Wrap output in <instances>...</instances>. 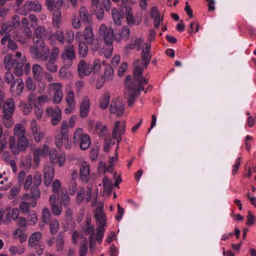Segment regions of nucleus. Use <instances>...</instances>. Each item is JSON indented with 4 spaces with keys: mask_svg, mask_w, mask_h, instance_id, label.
<instances>
[{
    "mask_svg": "<svg viewBox=\"0 0 256 256\" xmlns=\"http://www.w3.org/2000/svg\"><path fill=\"white\" fill-rule=\"evenodd\" d=\"M98 148L96 146L93 147L90 151V158L92 160L94 161L96 160L98 156Z\"/></svg>",
    "mask_w": 256,
    "mask_h": 256,
    "instance_id": "61",
    "label": "nucleus"
},
{
    "mask_svg": "<svg viewBox=\"0 0 256 256\" xmlns=\"http://www.w3.org/2000/svg\"><path fill=\"white\" fill-rule=\"evenodd\" d=\"M88 251V240L84 238L80 246L79 255L80 256H86Z\"/></svg>",
    "mask_w": 256,
    "mask_h": 256,
    "instance_id": "45",
    "label": "nucleus"
},
{
    "mask_svg": "<svg viewBox=\"0 0 256 256\" xmlns=\"http://www.w3.org/2000/svg\"><path fill=\"white\" fill-rule=\"evenodd\" d=\"M17 60H14L12 58V54H6L4 60V64L5 68L8 70H10L15 66Z\"/></svg>",
    "mask_w": 256,
    "mask_h": 256,
    "instance_id": "28",
    "label": "nucleus"
},
{
    "mask_svg": "<svg viewBox=\"0 0 256 256\" xmlns=\"http://www.w3.org/2000/svg\"><path fill=\"white\" fill-rule=\"evenodd\" d=\"M14 132L15 136L18 137L25 136L26 129L22 124H17L14 126Z\"/></svg>",
    "mask_w": 256,
    "mask_h": 256,
    "instance_id": "39",
    "label": "nucleus"
},
{
    "mask_svg": "<svg viewBox=\"0 0 256 256\" xmlns=\"http://www.w3.org/2000/svg\"><path fill=\"white\" fill-rule=\"evenodd\" d=\"M110 102V94H105L100 101V108L106 109L108 106Z\"/></svg>",
    "mask_w": 256,
    "mask_h": 256,
    "instance_id": "47",
    "label": "nucleus"
},
{
    "mask_svg": "<svg viewBox=\"0 0 256 256\" xmlns=\"http://www.w3.org/2000/svg\"><path fill=\"white\" fill-rule=\"evenodd\" d=\"M92 72L94 73H97L101 69V62L99 60H96L94 62L93 66H92Z\"/></svg>",
    "mask_w": 256,
    "mask_h": 256,
    "instance_id": "64",
    "label": "nucleus"
},
{
    "mask_svg": "<svg viewBox=\"0 0 256 256\" xmlns=\"http://www.w3.org/2000/svg\"><path fill=\"white\" fill-rule=\"evenodd\" d=\"M56 60L50 58L46 63L45 66L46 68L51 72H56L58 70V66L56 64Z\"/></svg>",
    "mask_w": 256,
    "mask_h": 256,
    "instance_id": "37",
    "label": "nucleus"
},
{
    "mask_svg": "<svg viewBox=\"0 0 256 256\" xmlns=\"http://www.w3.org/2000/svg\"><path fill=\"white\" fill-rule=\"evenodd\" d=\"M34 44L36 46H31L30 48L32 58L42 62L47 60L50 56V50L44 45L43 40H35L34 38Z\"/></svg>",
    "mask_w": 256,
    "mask_h": 256,
    "instance_id": "2",
    "label": "nucleus"
},
{
    "mask_svg": "<svg viewBox=\"0 0 256 256\" xmlns=\"http://www.w3.org/2000/svg\"><path fill=\"white\" fill-rule=\"evenodd\" d=\"M59 228V223L57 220H52L50 224V232L52 234H56Z\"/></svg>",
    "mask_w": 256,
    "mask_h": 256,
    "instance_id": "49",
    "label": "nucleus"
},
{
    "mask_svg": "<svg viewBox=\"0 0 256 256\" xmlns=\"http://www.w3.org/2000/svg\"><path fill=\"white\" fill-rule=\"evenodd\" d=\"M61 200L64 206H68L69 205L70 196L66 190L65 192H62Z\"/></svg>",
    "mask_w": 256,
    "mask_h": 256,
    "instance_id": "56",
    "label": "nucleus"
},
{
    "mask_svg": "<svg viewBox=\"0 0 256 256\" xmlns=\"http://www.w3.org/2000/svg\"><path fill=\"white\" fill-rule=\"evenodd\" d=\"M102 184L104 191L108 192H110L113 186L112 180H109L106 176H104L102 179Z\"/></svg>",
    "mask_w": 256,
    "mask_h": 256,
    "instance_id": "42",
    "label": "nucleus"
},
{
    "mask_svg": "<svg viewBox=\"0 0 256 256\" xmlns=\"http://www.w3.org/2000/svg\"><path fill=\"white\" fill-rule=\"evenodd\" d=\"M26 88L30 92H34L36 88V85L33 82L32 78L28 77L26 80Z\"/></svg>",
    "mask_w": 256,
    "mask_h": 256,
    "instance_id": "50",
    "label": "nucleus"
},
{
    "mask_svg": "<svg viewBox=\"0 0 256 256\" xmlns=\"http://www.w3.org/2000/svg\"><path fill=\"white\" fill-rule=\"evenodd\" d=\"M42 238V234L40 232H35L32 234L28 240V246L30 248L36 246L39 240Z\"/></svg>",
    "mask_w": 256,
    "mask_h": 256,
    "instance_id": "26",
    "label": "nucleus"
},
{
    "mask_svg": "<svg viewBox=\"0 0 256 256\" xmlns=\"http://www.w3.org/2000/svg\"><path fill=\"white\" fill-rule=\"evenodd\" d=\"M26 62V58L25 56H23L20 60V62L17 60V61L15 64L14 73L18 76H21L23 74V68L24 64Z\"/></svg>",
    "mask_w": 256,
    "mask_h": 256,
    "instance_id": "25",
    "label": "nucleus"
},
{
    "mask_svg": "<svg viewBox=\"0 0 256 256\" xmlns=\"http://www.w3.org/2000/svg\"><path fill=\"white\" fill-rule=\"evenodd\" d=\"M62 20V14L60 10H56L54 12L52 24L54 27H59Z\"/></svg>",
    "mask_w": 256,
    "mask_h": 256,
    "instance_id": "34",
    "label": "nucleus"
},
{
    "mask_svg": "<svg viewBox=\"0 0 256 256\" xmlns=\"http://www.w3.org/2000/svg\"><path fill=\"white\" fill-rule=\"evenodd\" d=\"M15 104L12 98L6 99L2 106V116L4 118H12L14 112Z\"/></svg>",
    "mask_w": 256,
    "mask_h": 256,
    "instance_id": "11",
    "label": "nucleus"
},
{
    "mask_svg": "<svg viewBox=\"0 0 256 256\" xmlns=\"http://www.w3.org/2000/svg\"><path fill=\"white\" fill-rule=\"evenodd\" d=\"M151 15L154 20V26L156 28H158L160 21L162 20V18H161L160 14L156 7L152 8Z\"/></svg>",
    "mask_w": 256,
    "mask_h": 256,
    "instance_id": "29",
    "label": "nucleus"
},
{
    "mask_svg": "<svg viewBox=\"0 0 256 256\" xmlns=\"http://www.w3.org/2000/svg\"><path fill=\"white\" fill-rule=\"evenodd\" d=\"M24 88V83L21 78L16 79L11 84L10 91L14 96H19L21 95Z\"/></svg>",
    "mask_w": 256,
    "mask_h": 256,
    "instance_id": "13",
    "label": "nucleus"
},
{
    "mask_svg": "<svg viewBox=\"0 0 256 256\" xmlns=\"http://www.w3.org/2000/svg\"><path fill=\"white\" fill-rule=\"evenodd\" d=\"M90 165L86 161H82L80 164V177L82 182H86L89 180Z\"/></svg>",
    "mask_w": 256,
    "mask_h": 256,
    "instance_id": "15",
    "label": "nucleus"
},
{
    "mask_svg": "<svg viewBox=\"0 0 256 256\" xmlns=\"http://www.w3.org/2000/svg\"><path fill=\"white\" fill-rule=\"evenodd\" d=\"M25 248L22 245L11 246L9 248V252L12 255H21L24 252Z\"/></svg>",
    "mask_w": 256,
    "mask_h": 256,
    "instance_id": "33",
    "label": "nucleus"
},
{
    "mask_svg": "<svg viewBox=\"0 0 256 256\" xmlns=\"http://www.w3.org/2000/svg\"><path fill=\"white\" fill-rule=\"evenodd\" d=\"M144 39L138 36L133 37L130 44L128 46V48L130 50L136 49L138 51L140 50L144 44Z\"/></svg>",
    "mask_w": 256,
    "mask_h": 256,
    "instance_id": "23",
    "label": "nucleus"
},
{
    "mask_svg": "<svg viewBox=\"0 0 256 256\" xmlns=\"http://www.w3.org/2000/svg\"><path fill=\"white\" fill-rule=\"evenodd\" d=\"M12 28L13 26L10 22H6L2 26L0 34H4L5 33H8L12 30Z\"/></svg>",
    "mask_w": 256,
    "mask_h": 256,
    "instance_id": "53",
    "label": "nucleus"
},
{
    "mask_svg": "<svg viewBox=\"0 0 256 256\" xmlns=\"http://www.w3.org/2000/svg\"><path fill=\"white\" fill-rule=\"evenodd\" d=\"M56 247L58 252H61L63 250L64 247V238L62 232H60L56 238Z\"/></svg>",
    "mask_w": 256,
    "mask_h": 256,
    "instance_id": "32",
    "label": "nucleus"
},
{
    "mask_svg": "<svg viewBox=\"0 0 256 256\" xmlns=\"http://www.w3.org/2000/svg\"><path fill=\"white\" fill-rule=\"evenodd\" d=\"M61 189V183L58 180H55L52 184V192L55 193H58Z\"/></svg>",
    "mask_w": 256,
    "mask_h": 256,
    "instance_id": "59",
    "label": "nucleus"
},
{
    "mask_svg": "<svg viewBox=\"0 0 256 256\" xmlns=\"http://www.w3.org/2000/svg\"><path fill=\"white\" fill-rule=\"evenodd\" d=\"M39 186H32L30 189V196L32 202L30 205L32 207H34L36 205V201L40 196V191L39 189Z\"/></svg>",
    "mask_w": 256,
    "mask_h": 256,
    "instance_id": "24",
    "label": "nucleus"
},
{
    "mask_svg": "<svg viewBox=\"0 0 256 256\" xmlns=\"http://www.w3.org/2000/svg\"><path fill=\"white\" fill-rule=\"evenodd\" d=\"M126 124L124 121H116L114 125L112 132V138L116 140L118 144L122 140V136L126 132Z\"/></svg>",
    "mask_w": 256,
    "mask_h": 256,
    "instance_id": "6",
    "label": "nucleus"
},
{
    "mask_svg": "<svg viewBox=\"0 0 256 256\" xmlns=\"http://www.w3.org/2000/svg\"><path fill=\"white\" fill-rule=\"evenodd\" d=\"M46 4L48 10L52 12L60 10L61 8L56 0H46Z\"/></svg>",
    "mask_w": 256,
    "mask_h": 256,
    "instance_id": "35",
    "label": "nucleus"
},
{
    "mask_svg": "<svg viewBox=\"0 0 256 256\" xmlns=\"http://www.w3.org/2000/svg\"><path fill=\"white\" fill-rule=\"evenodd\" d=\"M42 10V6L38 2L26 1L24 6V12L25 14L32 11L40 12Z\"/></svg>",
    "mask_w": 256,
    "mask_h": 256,
    "instance_id": "19",
    "label": "nucleus"
},
{
    "mask_svg": "<svg viewBox=\"0 0 256 256\" xmlns=\"http://www.w3.org/2000/svg\"><path fill=\"white\" fill-rule=\"evenodd\" d=\"M84 37L86 43H89L94 39V34L92 28L90 26L86 27L84 30Z\"/></svg>",
    "mask_w": 256,
    "mask_h": 256,
    "instance_id": "31",
    "label": "nucleus"
},
{
    "mask_svg": "<svg viewBox=\"0 0 256 256\" xmlns=\"http://www.w3.org/2000/svg\"><path fill=\"white\" fill-rule=\"evenodd\" d=\"M88 47L84 42L78 44V53L82 57H84L88 54Z\"/></svg>",
    "mask_w": 256,
    "mask_h": 256,
    "instance_id": "48",
    "label": "nucleus"
},
{
    "mask_svg": "<svg viewBox=\"0 0 256 256\" xmlns=\"http://www.w3.org/2000/svg\"><path fill=\"white\" fill-rule=\"evenodd\" d=\"M32 73L34 78L40 82L43 80V68L40 64H35L32 66Z\"/></svg>",
    "mask_w": 256,
    "mask_h": 256,
    "instance_id": "22",
    "label": "nucleus"
},
{
    "mask_svg": "<svg viewBox=\"0 0 256 256\" xmlns=\"http://www.w3.org/2000/svg\"><path fill=\"white\" fill-rule=\"evenodd\" d=\"M78 189L77 184L74 178V174L72 175V180L70 182L69 192L70 195H74Z\"/></svg>",
    "mask_w": 256,
    "mask_h": 256,
    "instance_id": "55",
    "label": "nucleus"
},
{
    "mask_svg": "<svg viewBox=\"0 0 256 256\" xmlns=\"http://www.w3.org/2000/svg\"><path fill=\"white\" fill-rule=\"evenodd\" d=\"M34 152L40 156H45L48 154L50 150L48 146L44 144L39 148H36Z\"/></svg>",
    "mask_w": 256,
    "mask_h": 256,
    "instance_id": "38",
    "label": "nucleus"
},
{
    "mask_svg": "<svg viewBox=\"0 0 256 256\" xmlns=\"http://www.w3.org/2000/svg\"><path fill=\"white\" fill-rule=\"evenodd\" d=\"M44 182L46 186H50L54 175V170L52 166L46 165L43 168Z\"/></svg>",
    "mask_w": 256,
    "mask_h": 256,
    "instance_id": "17",
    "label": "nucleus"
},
{
    "mask_svg": "<svg viewBox=\"0 0 256 256\" xmlns=\"http://www.w3.org/2000/svg\"><path fill=\"white\" fill-rule=\"evenodd\" d=\"M73 142L76 145H79L80 148L84 150L90 148L91 140L88 134L83 132L82 128H78L74 134Z\"/></svg>",
    "mask_w": 256,
    "mask_h": 256,
    "instance_id": "4",
    "label": "nucleus"
},
{
    "mask_svg": "<svg viewBox=\"0 0 256 256\" xmlns=\"http://www.w3.org/2000/svg\"><path fill=\"white\" fill-rule=\"evenodd\" d=\"M67 106L64 110L66 114H70L74 110L76 106L75 101H66Z\"/></svg>",
    "mask_w": 256,
    "mask_h": 256,
    "instance_id": "57",
    "label": "nucleus"
},
{
    "mask_svg": "<svg viewBox=\"0 0 256 256\" xmlns=\"http://www.w3.org/2000/svg\"><path fill=\"white\" fill-rule=\"evenodd\" d=\"M4 78L6 83L9 84H12V82H14L16 80L14 79V76L10 70H7L5 73Z\"/></svg>",
    "mask_w": 256,
    "mask_h": 256,
    "instance_id": "54",
    "label": "nucleus"
},
{
    "mask_svg": "<svg viewBox=\"0 0 256 256\" xmlns=\"http://www.w3.org/2000/svg\"><path fill=\"white\" fill-rule=\"evenodd\" d=\"M52 210L53 214L55 216H59L62 212V206H58L57 204L51 205Z\"/></svg>",
    "mask_w": 256,
    "mask_h": 256,
    "instance_id": "60",
    "label": "nucleus"
},
{
    "mask_svg": "<svg viewBox=\"0 0 256 256\" xmlns=\"http://www.w3.org/2000/svg\"><path fill=\"white\" fill-rule=\"evenodd\" d=\"M90 108V100L88 96H84L82 100L80 108V115L82 118H86L89 112Z\"/></svg>",
    "mask_w": 256,
    "mask_h": 256,
    "instance_id": "21",
    "label": "nucleus"
},
{
    "mask_svg": "<svg viewBox=\"0 0 256 256\" xmlns=\"http://www.w3.org/2000/svg\"><path fill=\"white\" fill-rule=\"evenodd\" d=\"M64 97L63 92H54L52 97V102L54 104H60L62 100Z\"/></svg>",
    "mask_w": 256,
    "mask_h": 256,
    "instance_id": "52",
    "label": "nucleus"
},
{
    "mask_svg": "<svg viewBox=\"0 0 256 256\" xmlns=\"http://www.w3.org/2000/svg\"><path fill=\"white\" fill-rule=\"evenodd\" d=\"M112 15L115 23L118 26L122 24V20L125 16L124 12L118 11L116 8H114L112 10Z\"/></svg>",
    "mask_w": 256,
    "mask_h": 256,
    "instance_id": "27",
    "label": "nucleus"
},
{
    "mask_svg": "<svg viewBox=\"0 0 256 256\" xmlns=\"http://www.w3.org/2000/svg\"><path fill=\"white\" fill-rule=\"evenodd\" d=\"M17 143L22 151H24L28 145V140L26 136L18 137Z\"/></svg>",
    "mask_w": 256,
    "mask_h": 256,
    "instance_id": "44",
    "label": "nucleus"
},
{
    "mask_svg": "<svg viewBox=\"0 0 256 256\" xmlns=\"http://www.w3.org/2000/svg\"><path fill=\"white\" fill-rule=\"evenodd\" d=\"M68 122L66 120L62 121L60 125V132L55 138V144L56 146L60 148L65 141L68 140Z\"/></svg>",
    "mask_w": 256,
    "mask_h": 256,
    "instance_id": "5",
    "label": "nucleus"
},
{
    "mask_svg": "<svg viewBox=\"0 0 256 256\" xmlns=\"http://www.w3.org/2000/svg\"><path fill=\"white\" fill-rule=\"evenodd\" d=\"M107 128L105 124H103L100 122L98 121L95 124V132L100 136H102L104 132H106Z\"/></svg>",
    "mask_w": 256,
    "mask_h": 256,
    "instance_id": "43",
    "label": "nucleus"
},
{
    "mask_svg": "<svg viewBox=\"0 0 256 256\" xmlns=\"http://www.w3.org/2000/svg\"><path fill=\"white\" fill-rule=\"evenodd\" d=\"M94 226L92 224L90 218L87 217L86 219V224L84 228V231L86 234L94 236Z\"/></svg>",
    "mask_w": 256,
    "mask_h": 256,
    "instance_id": "30",
    "label": "nucleus"
},
{
    "mask_svg": "<svg viewBox=\"0 0 256 256\" xmlns=\"http://www.w3.org/2000/svg\"><path fill=\"white\" fill-rule=\"evenodd\" d=\"M99 34L102 36L106 44H112L114 40V32L112 28H108L104 24H102L99 28Z\"/></svg>",
    "mask_w": 256,
    "mask_h": 256,
    "instance_id": "10",
    "label": "nucleus"
},
{
    "mask_svg": "<svg viewBox=\"0 0 256 256\" xmlns=\"http://www.w3.org/2000/svg\"><path fill=\"white\" fill-rule=\"evenodd\" d=\"M50 212L47 208H44L42 211V222L48 224L50 219Z\"/></svg>",
    "mask_w": 256,
    "mask_h": 256,
    "instance_id": "51",
    "label": "nucleus"
},
{
    "mask_svg": "<svg viewBox=\"0 0 256 256\" xmlns=\"http://www.w3.org/2000/svg\"><path fill=\"white\" fill-rule=\"evenodd\" d=\"M151 46L150 44H144L141 54L142 59H137L134 62V79L130 76H127L125 80L126 94L128 96V104L132 106L134 99L139 96L140 92L144 90V86L148 84V80L142 76L144 68H147L150 61V54Z\"/></svg>",
    "mask_w": 256,
    "mask_h": 256,
    "instance_id": "1",
    "label": "nucleus"
},
{
    "mask_svg": "<svg viewBox=\"0 0 256 256\" xmlns=\"http://www.w3.org/2000/svg\"><path fill=\"white\" fill-rule=\"evenodd\" d=\"M62 62L65 64V67L70 68L72 64V61L76 58L74 47L70 44L65 46L64 52L61 55Z\"/></svg>",
    "mask_w": 256,
    "mask_h": 256,
    "instance_id": "7",
    "label": "nucleus"
},
{
    "mask_svg": "<svg viewBox=\"0 0 256 256\" xmlns=\"http://www.w3.org/2000/svg\"><path fill=\"white\" fill-rule=\"evenodd\" d=\"M94 217L96 222L100 224L96 230V238L98 242L101 243L104 236V226L106 224V216L102 210V207L96 208Z\"/></svg>",
    "mask_w": 256,
    "mask_h": 256,
    "instance_id": "3",
    "label": "nucleus"
},
{
    "mask_svg": "<svg viewBox=\"0 0 256 256\" xmlns=\"http://www.w3.org/2000/svg\"><path fill=\"white\" fill-rule=\"evenodd\" d=\"M78 72L80 78L89 76L92 72V66L84 60H80L78 66Z\"/></svg>",
    "mask_w": 256,
    "mask_h": 256,
    "instance_id": "16",
    "label": "nucleus"
},
{
    "mask_svg": "<svg viewBox=\"0 0 256 256\" xmlns=\"http://www.w3.org/2000/svg\"><path fill=\"white\" fill-rule=\"evenodd\" d=\"M30 134L29 136L32 137L36 142H40L44 136V133L40 130V128L37 124L35 119H32L30 121Z\"/></svg>",
    "mask_w": 256,
    "mask_h": 256,
    "instance_id": "8",
    "label": "nucleus"
},
{
    "mask_svg": "<svg viewBox=\"0 0 256 256\" xmlns=\"http://www.w3.org/2000/svg\"><path fill=\"white\" fill-rule=\"evenodd\" d=\"M46 34V30L44 27L40 26L38 27L34 32V35L36 38V40H42V36H45Z\"/></svg>",
    "mask_w": 256,
    "mask_h": 256,
    "instance_id": "46",
    "label": "nucleus"
},
{
    "mask_svg": "<svg viewBox=\"0 0 256 256\" xmlns=\"http://www.w3.org/2000/svg\"><path fill=\"white\" fill-rule=\"evenodd\" d=\"M28 220L30 224L32 225L34 224L38 221L37 214L34 212H30L28 216Z\"/></svg>",
    "mask_w": 256,
    "mask_h": 256,
    "instance_id": "63",
    "label": "nucleus"
},
{
    "mask_svg": "<svg viewBox=\"0 0 256 256\" xmlns=\"http://www.w3.org/2000/svg\"><path fill=\"white\" fill-rule=\"evenodd\" d=\"M92 194V190L89 188L86 192L84 188H80L78 190L76 196V202L81 204L84 200L87 203L90 202Z\"/></svg>",
    "mask_w": 256,
    "mask_h": 256,
    "instance_id": "18",
    "label": "nucleus"
},
{
    "mask_svg": "<svg viewBox=\"0 0 256 256\" xmlns=\"http://www.w3.org/2000/svg\"><path fill=\"white\" fill-rule=\"evenodd\" d=\"M49 154L50 160L52 163L54 164H58L60 167L64 166L66 160L65 154H58L57 150L55 148H52L50 150L49 152Z\"/></svg>",
    "mask_w": 256,
    "mask_h": 256,
    "instance_id": "12",
    "label": "nucleus"
},
{
    "mask_svg": "<svg viewBox=\"0 0 256 256\" xmlns=\"http://www.w3.org/2000/svg\"><path fill=\"white\" fill-rule=\"evenodd\" d=\"M130 30L126 26H123L121 28L120 36L124 40H127L130 36Z\"/></svg>",
    "mask_w": 256,
    "mask_h": 256,
    "instance_id": "62",
    "label": "nucleus"
},
{
    "mask_svg": "<svg viewBox=\"0 0 256 256\" xmlns=\"http://www.w3.org/2000/svg\"><path fill=\"white\" fill-rule=\"evenodd\" d=\"M125 8L126 14V19L128 24L130 26L139 24L142 21V18L140 17H134L130 7L126 6Z\"/></svg>",
    "mask_w": 256,
    "mask_h": 256,
    "instance_id": "20",
    "label": "nucleus"
},
{
    "mask_svg": "<svg viewBox=\"0 0 256 256\" xmlns=\"http://www.w3.org/2000/svg\"><path fill=\"white\" fill-rule=\"evenodd\" d=\"M46 112L48 116L52 117V124L56 126L58 125L62 119V112L58 106L54 108H48L46 110Z\"/></svg>",
    "mask_w": 256,
    "mask_h": 256,
    "instance_id": "9",
    "label": "nucleus"
},
{
    "mask_svg": "<svg viewBox=\"0 0 256 256\" xmlns=\"http://www.w3.org/2000/svg\"><path fill=\"white\" fill-rule=\"evenodd\" d=\"M54 36L56 38L61 44H64V32L59 30H58L55 34H54Z\"/></svg>",
    "mask_w": 256,
    "mask_h": 256,
    "instance_id": "58",
    "label": "nucleus"
},
{
    "mask_svg": "<svg viewBox=\"0 0 256 256\" xmlns=\"http://www.w3.org/2000/svg\"><path fill=\"white\" fill-rule=\"evenodd\" d=\"M124 104L118 100H114L112 102L110 111L111 114H116L118 116H121L124 112Z\"/></svg>",
    "mask_w": 256,
    "mask_h": 256,
    "instance_id": "14",
    "label": "nucleus"
},
{
    "mask_svg": "<svg viewBox=\"0 0 256 256\" xmlns=\"http://www.w3.org/2000/svg\"><path fill=\"white\" fill-rule=\"evenodd\" d=\"M48 88L50 92H58L62 91V84L60 82L50 83L48 86Z\"/></svg>",
    "mask_w": 256,
    "mask_h": 256,
    "instance_id": "40",
    "label": "nucleus"
},
{
    "mask_svg": "<svg viewBox=\"0 0 256 256\" xmlns=\"http://www.w3.org/2000/svg\"><path fill=\"white\" fill-rule=\"evenodd\" d=\"M114 70L112 67L108 66L106 68L103 79L104 82H110L113 79Z\"/></svg>",
    "mask_w": 256,
    "mask_h": 256,
    "instance_id": "41",
    "label": "nucleus"
},
{
    "mask_svg": "<svg viewBox=\"0 0 256 256\" xmlns=\"http://www.w3.org/2000/svg\"><path fill=\"white\" fill-rule=\"evenodd\" d=\"M79 16L83 22H88L90 21V16L86 6H82L80 7L79 10Z\"/></svg>",
    "mask_w": 256,
    "mask_h": 256,
    "instance_id": "36",
    "label": "nucleus"
}]
</instances>
